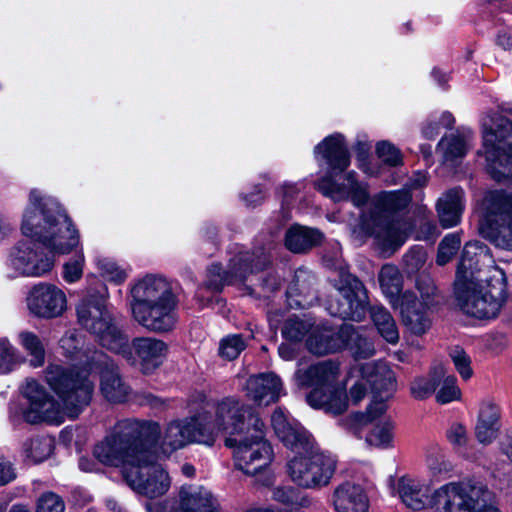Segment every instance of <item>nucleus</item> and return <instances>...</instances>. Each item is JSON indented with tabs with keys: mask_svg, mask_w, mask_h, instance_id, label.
Here are the masks:
<instances>
[{
	"mask_svg": "<svg viewBox=\"0 0 512 512\" xmlns=\"http://www.w3.org/2000/svg\"><path fill=\"white\" fill-rule=\"evenodd\" d=\"M17 241L7 252L8 279L42 278L55 267L56 255H67L81 245L80 232L59 200L33 188L22 211Z\"/></svg>",
	"mask_w": 512,
	"mask_h": 512,
	"instance_id": "f257e3e1",
	"label": "nucleus"
},
{
	"mask_svg": "<svg viewBox=\"0 0 512 512\" xmlns=\"http://www.w3.org/2000/svg\"><path fill=\"white\" fill-rule=\"evenodd\" d=\"M83 338L74 329L68 330L61 337L59 346L65 357L79 361L82 367H64L50 363L45 371L46 383L57 396L50 397L45 388L34 379H27L22 387V394L28 407L22 412L23 419L31 424L46 421L60 424L65 417L76 418L89 405L94 392V383L89 374L98 360L94 351L89 355L83 350Z\"/></svg>",
	"mask_w": 512,
	"mask_h": 512,
	"instance_id": "f03ea898",
	"label": "nucleus"
},
{
	"mask_svg": "<svg viewBox=\"0 0 512 512\" xmlns=\"http://www.w3.org/2000/svg\"><path fill=\"white\" fill-rule=\"evenodd\" d=\"M489 249L482 243L464 246L454 283L463 313L477 319L495 318L507 299L504 271L493 265Z\"/></svg>",
	"mask_w": 512,
	"mask_h": 512,
	"instance_id": "7ed1b4c3",
	"label": "nucleus"
},
{
	"mask_svg": "<svg viewBox=\"0 0 512 512\" xmlns=\"http://www.w3.org/2000/svg\"><path fill=\"white\" fill-rule=\"evenodd\" d=\"M271 425L279 440L294 453L286 464L290 480L304 489L329 485L336 470V457L321 450L311 434L283 408L274 410Z\"/></svg>",
	"mask_w": 512,
	"mask_h": 512,
	"instance_id": "20e7f679",
	"label": "nucleus"
},
{
	"mask_svg": "<svg viewBox=\"0 0 512 512\" xmlns=\"http://www.w3.org/2000/svg\"><path fill=\"white\" fill-rule=\"evenodd\" d=\"M237 411V398L226 397L215 405L213 412L201 408L193 415L172 420L163 434L160 432L154 450L159 447L164 454H170L190 444L212 446L223 429L237 427Z\"/></svg>",
	"mask_w": 512,
	"mask_h": 512,
	"instance_id": "39448f33",
	"label": "nucleus"
},
{
	"mask_svg": "<svg viewBox=\"0 0 512 512\" xmlns=\"http://www.w3.org/2000/svg\"><path fill=\"white\" fill-rule=\"evenodd\" d=\"M178 298L172 282L160 274H146L128 287V305L133 319L154 333L172 331L177 322Z\"/></svg>",
	"mask_w": 512,
	"mask_h": 512,
	"instance_id": "423d86ee",
	"label": "nucleus"
},
{
	"mask_svg": "<svg viewBox=\"0 0 512 512\" xmlns=\"http://www.w3.org/2000/svg\"><path fill=\"white\" fill-rule=\"evenodd\" d=\"M314 156L326 171V175L315 182L316 189L324 196L335 202L351 200L357 207L368 201L367 185L356 179L354 171L346 173L342 183L334 179L350 165V153L343 134L333 133L325 137L315 146Z\"/></svg>",
	"mask_w": 512,
	"mask_h": 512,
	"instance_id": "0eeeda50",
	"label": "nucleus"
},
{
	"mask_svg": "<svg viewBox=\"0 0 512 512\" xmlns=\"http://www.w3.org/2000/svg\"><path fill=\"white\" fill-rule=\"evenodd\" d=\"M237 406V427L222 431L230 435L225 444L233 449L235 467L247 475H256L271 464L273 448L265 438V424L253 408L239 399Z\"/></svg>",
	"mask_w": 512,
	"mask_h": 512,
	"instance_id": "6e6552de",
	"label": "nucleus"
},
{
	"mask_svg": "<svg viewBox=\"0 0 512 512\" xmlns=\"http://www.w3.org/2000/svg\"><path fill=\"white\" fill-rule=\"evenodd\" d=\"M410 201L411 195L406 190L374 196L361 215V230L372 236L381 248L398 249L407 240L412 226L406 220L395 219L394 212L405 208Z\"/></svg>",
	"mask_w": 512,
	"mask_h": 512,
	"instance_id": "1a4fd4ad",
	"label": "nucleus"
},
{
	"mask_svg": "<svg viewBox=\"0 0 512 512\" xmlns=\"http://www.w3.org/2000/svg\"><path fill=\"white\" fill-rule=\"evenodd\" d=\"M160 426L156 422L126 419L117 423L113 432L94 447L95 458L104 465L126 468L136 463L147 445L156 442Z\"/></svg>",
	"mask_w": 512,
	"mask_h": 512,
	"instance_id": "9d476101",
	"label": "nucleus"
},
{
	"mask_svg": "<svg viewBox=\"0 0 512 512\" xmlns=\"http://www.w3.org/2000/svg\"><path fill=\"white\" fill-rule=\"evenodd\" d=\"M339 376V364L335 361L324 360L308 367H302L299 362L294 381L300 388H312L306 397L311 407L337 415L348 406L346 385L339 380Z\"/></svg>",
	"mask_w": 512,
	"mask_h": 512,
	"instance_id": "9b49d317",
	"label": "nucleus"
},
{
	"mask_svg": "<svg viewBox=\"0 0 512 512\" xmlns=\"http://www.w3.org/2000/svg\"><path fill=\"white\" fill-rule=\"evenodd\" d=\"M360 379L350 389V399L353 404H358L366 395L367 385L372 391V401L367 408V413H355L350 417L351 427L355 434L360 429L381 416L387 408L386 401L396 391V376L385 363H366L359 369Z\"/></svg>",
	"mask_w": 512,
	"mask_h": 512,
	"instance_id": "f8f14e48",
	"label": "nucleus"
},
{
	"mask_svg": "<svg viewBox=\"0 0 512 512\" xmlns=\"http://www.w3.org/2000/svg\"><path fill=\"white\" fill-rule=\"evenodd\" d=\"M486 172L495 181L512 179V121L502 116L483 122V148Z\"/></svg>",
	"mask_w": 512,
	"mask_h": 512,
	"instance_id": "ddd939ff",
	"label": "nucleus"
},
{
	"mask_svg": "<svg viewBox=\"0 0 512 512\" xmlns=\"http://www.w3.org/2000/svg\"><path fill=\"white\" fill-rule=\"evenodd\" d=\"M105 294L88 292L77 304L78 323L93 334L101 346L110 351L119 345L123 329L106 307Z\"/></svg>",
	"mask_w": 512,
	"mask_h": 512,
	"instance_id": "4468645a",
	"label": "nucleus"
},
{
	"mask_svg": "<svg viewBox=\"0 0 512 512\" xmlns=\"http://www.w3.org/2000/svg\"><path fill=\"white\" fill-rule=\"evenodd\" d=\"M479 231L495 246L512 250L511 192L494 190L486 193Z\"/></svg>",
	"mask_w": 512,
	"mask_h": 512,
	"instance_id": "2eb2a0df",
	"label": "nucleus"
},
{
	"mask_svg": "<svg viewBox=\"0 0 512 512\" xmlns=\"http://www.w3.org/2000/svg\"><path fill=\"white\" fill-rule=\"evenodd\" d=\"M231 253L227 269L221 264H212L208 268V288L219 291L225 285L242 284L250 274L264 269L270 262L268 252L262 248L249 251L235 246Z\"/></svg>",
	"mask_w": 512,
	"mask_h": 512,
	"instance_id": "dca6fc26",
	"label": "nucleus"
},
{
	"mask_svg": "<svg viewBox=\"0 0 512 512\" xmlns=\"http://www.w3.org/2000/svg\"><path fill=\"white\" fill-rule=\"evenodd\" d=\"M154 444L147 445L131 468L124 471V479L136 493L155 498L164 495L170 488L168 473L155 461Z\"/></svg>",
	"mask_w": 512,
	"mask_h": 512,
	"instance_id": "f3484780",
	"label": "nucleus"
},
{
	"mask_svg": "<svg viewBox=\"0 0 512 512\" xmlns=\"http://www.w3.org/2000/svg\"><path fill=\"white\" fill-rule=\"evenodd\" d=\"M334 289L326 301L329 314L353 321L363 320L368 305L367 290L363 283L354 275L341 271L335 280Z\"/></svg>",
	"mask_w": 512,
	"mask_h": 512,
	"instance_id": "a211bd4d",
	"label": "nucleus"
},
{
	"mask_svg": "<svg viewBox=\"0 0 512 512\" xmlns=\"http://www.w3.org/2000/svg\"><path fill=\"white\" fill-rule=\"evenodd\" d=\"M417 291H406L401 296V302L398 303L402 321L406 329L416 335L425 334L431 327V319L428 315V309L433 304L435 286L431 279L424 278L417 281Z\"/></svg>",
	"mask_w": 512,
	"mask_h": 512,
	"instance_id": "6ab92c4d",
	"label": "nucleus"
},
{
	"mask_svg": "<svg viewBox=\"0 0 512 512\" xmlns=\"http://www.w3.org/2000/svg\"><path fill=\"white\" fill-rule=\"evenodd\" d=\"M119 345L111 348L110 351L122 356L132 365H138L140 370L149 374L156 370L164 362L168 345L154 337H136L129 342L128 335L122 331Z\"/></svg>",
	"mask_w": 512,
	"mask_h": 512,
	"instance_id": "aec40b11",
	"label": "nucleus"
},
{
	"mask_svg": "<svg viewBox=\"0 0 512 512\" xmlns=\"http://www.w3.org/2000/svg\"><path fill=\"white\" fill-rule=\"evenodd\" d=\"M30 315L42 320L61 317L68 308L66 293L50 282H38L30 287L25 297Z\"/></svg>",
	"mask_w": 512,
	"mask_h": 512,
	"instance_id": "412c9836",
	"label": "nucleus"
},
{
	"mask_svg": "<svg viewBox=\"0 0 512 512\" xmlns=\"http://www.w3.org/2000/svg\"><path fill=\"white\" fill-rule=\"evenodd\" d=\"M218 508V501L212 492L196 485L181 487L177 506L171 500L147 505L148 512H218Z\"/></svg>",
	"mask_w": 512,
	"mask_h": 512,
	"instance_id": "4be33fe9",
	"label": "nucleus"
},
{
	"mask_svg": "<svg viewBox=\"0 0 512 512\" xmlns=\"http://www.w3.org/2000/svg\"><path fill=\"white\" fill-rule=\"evenodd\" d=\"M244 390L246 397L258 407L276 403L286 394L281 378L273 372L250 376Z\"/></svg>",
	"mask_w": 512,
	"mask_h": 512,
	"instance_id": "5701e85b",
	"label": "nucleus"
},
{
	"mask_svg": "<svg viewBox=\"0 0 512 512\" xmlns=\"http://www.w3.org/2000/svg\"><path fill=\"white\" fill-rule=\"evenodd\" d=\"M351 333V325L343 324L339 329L331 326H313L307 338L308 350L316 355L340 351L345 346V337Z\"/></svg>",
	"mask_w": 512,
	"mask_h": 512,
	"instance_id": "b1692460",
	"label": "nucleus"
},
{
	"mask_svg": "<svg viewBox=\"0 0 512 512\" xmlns=\"http://www.w3.org/2000/svg\"><path fill=\"white\" fill-rule=\"evenodd\" d=\"M330 503L335 512H369L370 501L364 488L352 482L335 487Z\"/></svg>",
	"mask_w": 512,
	"mask_h": 512,
	"instance_id": "393cba45",
	"label": "nucleus"
},
{
	"mask_svg": "<svg viewBox=\"0 0 512 512\" xmlns=\"http://www.w3.org/2000/svg\"><path fill=\"white\" fill-rule=\"evenodd\" d=\"M98 360L94 368L100 367V390L103 396L110 402H122L129 393V387L122 380L118 367L104 354H96Z\"/></svg>",
	"mask_w": 512,
	"mask_h": 512,
	"instance_id": "a878e982",
	"label": "nucleus"
},
{
	"mask_svg": "<svg viewBox=\"0 0 512 512\" xmlns=\"http://www.w3.org/2000/svg\"><path fill=\"white\" fill-rule=\"evenodd\" d=\"M464 208L465 196L462 188L455 187L443 193L436 204L441 226L448 229L458 225Z\"/></svg>",
	"mask_w": 512,
	"mask_h": 512,
	"instance_id": "bb28decb",
	"label": "nucleus"
},
{
	"mask_svg": "<svg viewBox=\"0 0 512 512\" xmlns=\"http://www.w3.org/2000/svg\"><path fill=\"white\" fill-rule=\"evenodd\" d=\"M500 409L490 400L481 403L475 426V437L483 445L491 444L500 430Z\"/></svg>",
	"mask_w": 512,
	"mask_h": 512,
	"instance_id": "cd10ccee",
	"label": "nucleus"
},
{
	"mask_svg": "<svg viewBox=\"0 0 512 512\" xmlns=\"http://www.w3.org/2000/svg\"><path fill=\"white\" fill-rule=\"evenodd\" d=\"M472 140L473 135L470 131L444 136L438 143V150L442 155L443 162L447 165H454L463 159L472 147Z\"/></svg>",
	"mask_w": 512,
	"mask_h": 512,
	"instance_id": "c85d7f7f",
	"label": "nucleus"
},
{
	"mask_svg": "<svg viewBox=\"0 0 512 512\" xmlns=\"http://www.w3.org/2000/svg\"><path fill=\"white\" fill-rule=\"evenodd\" d=\"M323 234L314 228L293 225L285 234V247L293 253H304L321 242Z\"/></svg>",
	"mask_w": 512,
	"mask_h": 512,
	"instance_id": "c756f323",
	"label": "nucleus"
},
{
	"mask_svg": "<svg viewBox=\"0 0 512 512\" xmlns=\"http://www.w3.org/2000/svg\"><path fill=\"white\" fill-rule=\"evenodd\" d=\"M442 376V364L433 365L427 374L416 376L410 383L412 397L416 400H425L435 395Z\"/></svg>",
	"mask_w": 512,
	"mask_h": 512,
	"instance_id": "7c9ffc66",
	"label": "nucleus"
},
{
	"mask_svg": "<svg viewBox=\"0 0 512 512\" xmlns=\"http://www.w3.org/2000/svg\"><path fill=\"white\" fill-rule=\"evenodd\" d=\"M100 277L114 285H122L129 277L130 269L106 255H97L93 260Z\"/></svg>",
	"mask_w": 512,
	"mask_h": 512,
	"instance_id": "2f4dec72",
	"label": "nucleus"
},
{
	"mask_svg": "<svg viewBox=\"0 0 512 512\" xmlns=\"http://www.w3.org/2000/svg\"><path fill=\"white\" fill-rule=\"evenodd\" d=\"M379 283L383 294L388 298L392 306H398L401 302L402 277L398 268L391 264H385L379 273Z\"/></svg>",
	"mask_w": 512,
	"mask_h": 512,
	"instance_id": "473e14b6",
	"label": "nucleus"
},
{
	"mask_svg": "<svg viewBox=\"0 0 512 512\" xmlns=\"http://www.w3.org/2000/svg\"><path fill=\"white\" fill-rule=\"evenodd\" d=\"M370 315L380 336L390 344L398 343L399 330L389 311L383 306H373Z\"/></svg>",
	"mask_w": 512,
	"mask_h": 512,
	"instance_id": "72a5a7b5",
	"label": "nucleus"
},
{
	"mask_svg": "<svg viewBox=\"0 0 512 512\" xmlns=\"http://www.w3.org/2000/svg\"><path fill=\"white\" fill-rule=\"evenodd\" d=\"M17 340L30 357L29 365L33 368L42 367L46 359V350L40 337L32 331L23 330L18 333Z\"/></svg>",
	"mask_w": 512,
	"mask_h": 512,
	"instance_id": "f704fd0d",
	"label": "nucleus"
},
{
	"mask_svg": "<svg viewBox=\"0 0 512 512\" xmlns=\"http://www.w3.org/2000/svg\"><path fill=\"white\" fill-rule=\"evenodd\" d=\"M25 362V357L8 338H0V375L16 371Z\"/></svg>",
	"mask_w": 512,
	"mask_h": 512,
	"instance_id": "c9c22d12",
	"label": "nucleus"
},
{
	"mask_svg": "<svg viewBox=\"0 0 512 512\" xmlns=\"http://www.w3.org/2000/svg\"><path fill=\"white\" fill-rule=\"evenodd\" d=\"M344 348L349 349L355 359H367L375 354L374 343L359 334V332L351 325V333L345 337Z\"/></svg>",
	"mask_w": 512,
	"mask_h": 512,
	"instance_id": "e433bc0d",
	"label": "nucleus"
},
{
	"mask_svg": "<svg viewBox=\"0 0 512 512\" xmlns=\"http://www.w3.org/2000/svg\"><path fill=\"white\" fill-rule=\"evenodd\" d=\"M460 398L461 390L457 384V378L452 374H448L446 368L443 366V376L435 392L436 402L439 404H448L453 401H458Z\"/></svg>",
	"mask_w": 512,
	"mask_h": 512,
	"instance_id": "4c0bfd02",
	"label": "nucleus"
},
{
	"mask_svg": "<svg viewBox=\"0 0 512 512\" xmlns=\"http://www.w3.org/2000/svg\"><path fill=\"white\" fill-rule=\"evenodd\" d=\"M394 425L391 421L385 420L374 425L373 429L366 436V442L377 448H390L393 442Z\"/></svg>",
	"mask_w": 512,
	"mask_h": 512,
	"instance_id": "58836bf2",
	"label": "nucleus"
},
{
	"mask_svg": "<svg viewBox=\"0 0 512 512\" xmlns=\"http://www.w3.org/2000/svg\"><path fill=\"white\" fill-rule=\"evenodd\" d=\"M79 247L75 249L76 255L63 264L62 278L68 284L78 282L83 276L85 255L82 248L78 250Z\"/></svg>",
	"mask_w": 512,
	"mask_h": 512,
	"instance_id": "ea45409f",
	"label": "nucleus"
},
{
	"mask_svg": "<svg viewBox=\"0 0 512 512\" xmlns=\"http://www.w3.org/2000/svg\"><path fill=\"white\" fill-rule=\"evenodd\" d=\"M355 152L358 168L361 169L365 174L370 176H376L379 174V170L372 166L370 161L371 144L363 136L358 137L355 144Z\"/></svg>",
	"mask_w": 512,
	"mask_h": 512,
	"instance_id": "a19ab883",
	"label": "nucleus"
},
{
	"mask_svg": "<svg viewBox=\"0 0 512 512\" xmlns=\"http://www.w3.org/2000/svg\"><path fill=\"white\" fill-rule=\"evenodd\" d=\"M461 245V236L459 233L447 234L439 244L436 262L443 266L448 263L457 253Z\"/></svg>",
	"mask_w": 512,
	"mask_h": 512,
	"instance_id": "79ce46f5",
	"label": "nucleus"
},
{
	"mask_svg": "<svg viewBox=\"0 0 512 512\" xmlns=\"http://www.w3.org/2000/svg\"><path fill=\"white\" fill-rule=\"evenodd\" d=\"M52 448L53 443L50 438H35L25 444V453L32 461L41 462L51 454Z\"/></svg>",
	"mask_w": 512,
	"mask_h": 512,
	"instance_id": "37998d69",
	"label": "nucleus"
},
{
	"mask_svg": "<svg viewBox=\"0 0 512 512\" xmlns=\"http://www.w3.org/2000/svg\"><path fill=\"white\" fill-rule=\"evenodd\" d=\"M246 343L239 334L224 337L219 343V355L227 360L236 359L245 349Z\"/></svg>",
	"mask_w": 512,
	"mask_h": 512,
	"instance_id": "c03bdc74",
	"label": "nucleus"
},
{
	"mask_svg": "<svg viewBox=\"0 0 512 512\" xmlns=\"http://www.w3.org/2000/svg\"><path fill=\"white\" fill-rule=\"evenodd\" d=\"M376 154L387 166L397 167L403 163L401 151L389 141L383 140L378 142L376 144Z\"/></svg>",
	"mask_w": 512,
	"mask_h": 512,
	"instance_id": "a18cd8bd",
	"label": "nucleus"
},
{
	"mask_svg": "<svg viewBox=\"0 0 512 512\" xmlns=\"http://www.w3.org/2000/svg\"><path fill=\"white\" fill-rule=\"evenodd\" d=\"M312 328L313 326L306 320L290 318L285 322L282 335L289 341H300Z\"/></svg>",
	"mask_w": 512,
	"mask_h": 512,
	"instance_id": "49530a36",
	"label": "nucleus"
},
{
	"mask_svg": "<svg viewBox=\"0 0 512 512\" xmlns=\"http://www.w3.org/2000/svg\"><path fill=\"white\" fill-rule=\"evenodd\" d=\"M427 254L423 247L414 246L404 256L403 264L408 274L418 272L426 262Z\"/></svg>",
	"mask_w": 512,
	"mask_h": 512,
	"instance_id": "de8ad7c7",
	"label": "nucleus"
},
{
	"mask_svg": "<svg viewBox=\"0 0 512 512\" xmlns=\"http://www.w3.org/2000/svg\"><path fill=\"white\" fill-rule=\"evenodd\" d=\"M63 499L54 492L42 493L36 502V512H64Z\"/></svg>",
	"mask_w": 512,
	"mask_h": 512,
	"instance_id": "09e8293b",
	"label": "nucleus"
},
{
	"mask_svg": "<svg viewBox=\"0 0 512 512\" xmlns=\"http://www.w3.org/2000/svg\"><path fill=\"white\" fill-rule=\"evenodd\" d=\"M450 358L455 366V369L463 380H468L473 374L471 368V358L461 348L455 347L450 351Z\"/></svg>",
	"mask_w": 512,
	"mask_h": 512,
	"instance_id": "8fccbe9b",
	"label": "nucleus"
},
{
	"mask_svg": "<svg viewBox=\"0 0 512 512\" xmlns=\"http://www.w3.org/2000/svg\"><path fill=\"white\" fill-rule=\"evenodd\" d=\"M303 189H304V184L302 182H298V183L285 182V183H283L278 189V194L282 198L283 207H286V208L292 207L297 200L302 199Z\"/></svg>",
	"mask_w": 512,
	"mask_h": 512,
	"instance_id": "3c124183",
	"label": "nucleus"
},
{
	"mask_svg": "<svg viewBox=\"0 0 512 512\" xmlns=\"http://www.w3.org/2000/svg\"><path fill=\"white\" fill-rule=\"evenodd\" d=\"M447 439L456 449H464L468 443L466 427L460 423L452 424L447 430Z\"/></svg>",
	"mask_w": 512,
	"mask_h": 512,
	"instance_id": "603ef678",
	"label": "nucleus"
},
{
	"mask_svg": "<svg viewBox=\"0 0 512 512\" xmlns=\"http://www.w3.org/2000/svg\"><path fill=\"white\" fill-rule=\"evenodd\" d=\"M296 490L292 487H277L273 490V499L287 506H292Z\"/></svg>",
	"mask_w": 512,
	"mask_h": 512,
	"instance_id": "864d4df0",
	"label": "nucleus"
},
{
	"mask_svg": "<svg viewBox=\"0 0 512 512\" xmlns=\"http://www.w3.org/2000/svg\"><path fill=\"white\" fill-rule=\"evenodd\" d=\"M15 478L16 473L11 462L0 456V486L10 483Z\"/></svg>",
	"mask_w": 512,
	"mask_h": 512,
	"instance_id": "5fc2aeb1",
	"label": "nucleus"
},
{
	"mask_svg": "<svg viewBox=\"0 0 512 512\" xmlns=\"http://www.w3.org/2000/svg\"><path fill=\"white\" fill-rule=\"evenodd\" d=\"M500 452L512 463V425L507 427L499 442Z\"/></svg>",
	"mask_w": 512,
	"mask_h": 512,
	"instance_id": "6e6d98bb",
	"label": "nucleus"
},
{
	"mask_svg": "<svg viewBox=\"0 0 512 512\" xmlns=\"http://www.w3.org/2000/svg\"><path fill=\"white\" fill-rule=\"evenodd\" d=\"M439 232L434 222L424 221L421 224L419 231L416 234L417 240H434L438 236Z\"/></svg>",
	"mask_w": 512,
	"mask_h": 512,
	"instance_id": "4d7b16f0",
	"label": "nucleus"
},
{
	"mask_svg": "<svg viewBox=\"0 0 512 512\" xmlns=\"http://www.w3.org/2000/svg\"><path fill=\"white\" fill-rule=\"evenodd\" d=\"M441 127L435 116L429 118L422 127V134L427 139H434L440 133Z\"/></svg>",
	"mask_w": 512,
	"mask_h": 512,
	"instance_id": "13d9d810",
	"label": "nucleus"
},
{
	"mask_svg": "<svg viewBox=\"0 0 512 512\" xmlns=\"http://www.w3.org/2000/svg\"><path fill=\"white\" fill-rule=\"evenodd\" d=\"M295 296H298V289L296 288V284L291 286L287 290V299H288V305L291 308H305L307 305L311 303V301H308L306 299H298L295 298Z\"/></svg>",
	"mask_w": 512,
	"mask_h": 512,
	"instance_id": "bf43d9fd",
	"label": "nucleus"
},
{
	"mask_svg": "<svg viewBox=\"0 0 512 512\" xmlns=\"http://www.w3.org/2000/svg\"><path fill=\"white\" fill-rule=\"evenodd\" d=\"M430 75L433 78V80L436 82V84L441 87H446V85L448 84V82L450 80V74L446 71H443L442 69H440L438 67H434L431 70Z\"/></svg>",
	"mask_w": 512,
	"mask_h": 512,
	"instance_id": "052dcab7",
	"label": "nucleus"
},
{
	"mask_svg": "<svg viewBox=\"0 0 512 512\" xmlns=\"http://www.w3.org/2000/svg\"><path fill=\"white\" fill-rule=\"evenodd\" d=\"M496 44L504 50L512 49V33L507 31L499 32L496 37Z\"/></svg>",
	"mask_w": 512,
	"mask_h": 512,
	"instance_id": "680f3d73",
	"label": "nucleus"
},
{
	"mask_svg": "<svg viewBox=\"0 0 512 512\" xmlns=\"http://www.w3.org/2000/svg\"><path fill=\"white\" fill-rule=\"evenodd\" d=\"M242 199L247 206H255L264 199V193L260 187H256L255 192L250 195L243 196Z\"/></svg>",
	"mask_w": 512,
	"mask_h": 512,
	"instance_id": "e2e57ef3",
	"label": "nucleus"
},
{
	"mask_svg": "<svg viewBox=\"0 0 512 512\" xmlns=\"http://www.w3.org/2000/svg\"><path fill=\"white\" fill-rule=\"evenodd\" d=\"M278 353L283 360L290 361L294 359L296 355V350L293 345L288 343H282L278 348Z\"/></svg>",
	"mask_w": 512,
	"mask_h": 512,
	"instance_id": "0e129e2a",
	"label": "nucleus"
},
{
	"mask_svg": "<svg viewBox=\"0 0 512 512\" xmlns=\"http://www.w3.org/2000/svg\"><path fill=\"white\" fill-rule=\"evenodd\" d=\"M13 230V225L5 217L0 215V241L8 238Z\"/></svg>",
	"mask_w": 512,
	"mask_h": 512,
	"instance_id": "69168bd1",
	"label": "nucleus"
},
{
	"mask_svg": "<svg viewBox=\"0 0 512 512\" xmlns=\"http://www.w3.org/2000/svg\"><path fill=\"white\" fill-rule=\"evenodd\" d=\"M438 124L440 125L441 129L442 128H452V126L454 125V122H455V119H454V116L448 112V111H445V112H442L438 117H435Z\"/></svg>",
	"mask_w": 512,
	"mask_h": 512,
	"instance_id": "338daca9",
	"label": "nucleus"
},
{
	"mask_svg": "<svg viewBox=\"0 0 512 512\" xmlns=\"http://www.w3.org/2000/svg\"><path fill=\"white\" fill-rule=\"evenodd\" d=\"M312 504L313 500L310 496L306 494H299L296 491V496L294 498V502H292V507L308 508L311 507Z\"/></svg>",
	"mask_w": 512,
	"mask_h": 512,
	"instance_id": "774afa93",
	"label": "nucleus"
}]
</instances>
